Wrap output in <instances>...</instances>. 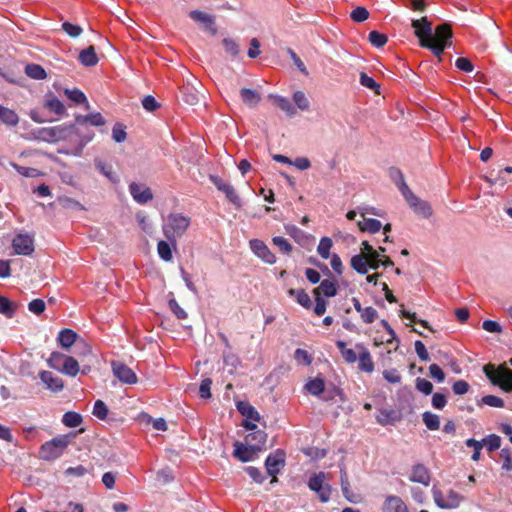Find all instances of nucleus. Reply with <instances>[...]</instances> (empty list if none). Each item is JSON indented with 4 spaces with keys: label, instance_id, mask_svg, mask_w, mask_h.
<instances>
[{
    "label": "nucleus",
    "instance_id": "18",
    "mask_svg": "<svg viewBox=\"0 0 512 512\" xmlns=\"http://www.w3.org/2000/svg\"><path fill=\"white\" fill-rule=\"evenodd\" d=\"M356 349L359 351L358 355V368L362 372L372 373L374 371V362L370 351L363 344H356Z\"/></svg>",
    "mask_w": 512,
    "mask_h": 512
},
{
    "label": "nucleus",
    "instance_id": "32",
    "mask_svg": "<svg viewBox=\"0 0 512 512\" xmlns=\"http://www.w3.org/2000/svg\"><path fill=\"white\" fill-rule=\"evenodd\" d=\"M323 293L326 297H333L337 294L336 282L330 279H324L321 281L318 288L314 289L315 295Z\"/></svg>",
    "mask_w": 512,
    "mask_h": 512
},
{
    "label": "nucleus",
    "instance_id": "63",
    "mask_svg": "<svg viewBox=\"0 0 512 512\" xmlns=\"http://www.w3.org/2000/svg\"><path fill=\"white\" fill-rule=\"evenodd\" d=\"M360 84L366 88H369V89L375 91L376 93H379L378 92L379 85L376 83V81L372 77L368 76L366 73L360 74Z\"/></svg>",
    "mask_w": 512,
    "mask_h": 512
},
{
    "label": "nucleus",
    "instance_id": "41",
    "mask_svg": "<svg viewBox=\"0 0 512 512\" xmlns=\"http://www.w3.org/2000/svg\"><path fill=\"white\" fill-rule=\"evenodd\" d=\"M65 354L61 352L54 351L50 354V357L47 359V364L50 368L55 369L61 372V367L64 364Z\"/></svg>",
    "mask_w": 512,
    "mask_h": 512
},
{
    "label": "nucleus",
    "instance_id": "1",
    "mask_svg": "<svg viewBox=\"0 0 512 512\" xmlns=\"http://www.w3.org/2000/svg\"><path fill=\"white\" fill-rule=\"evenodd\" d=\"M190 224V217L182 213H170L163 219V235L172 244L174 249L177 247V240L186 233Z\"/></svg>",
    "mask_w": 512,
    "mask_h": 512
},
{
    "label": "nucleus",
    "instance_id": "34",
    "mask_svg": "<svg viewBox=\"0 0 512 512\" xmlns=\"http://www.w3.org/2000/svg\"><path fill=\"white\" fill-rule=\"evenodd\" d=\"M288 294L292 297H295L296 301L304 308L310 309L312 306V301L310 296L303 289H289Z\"/></svg>",
    "mask_w": 512,
    "mask_h": 512
},
{
    "label": "nucleus",
    "instance_id": "44",
    "mask_svg": "<svg viewBox=\"0 0 512 512\" xmlns=\"http://www.w3.org/2000/svg\"><path fill=\"white\" fill-rule=\"evenodd\" d=\"M305 388L312 395L318 396L324 391L325 383L323 379L315 378L306 383Z\"/></svg>",
    "mask_w": 512,
    "mask_h": 512
},
{
    "label": "nucleus",
    "instance_id": "25",
    "mask_svg": "<svg viewBox=\"0 0 512 512\" xmlns=\"http://www.w3.org/2000/svg\"><path fill=\"white\" fill-rule=\"evenodd\" d=\"M267 440V434L263 430H256L251 433H249L245 437V442L248 445L255 446L256 449L262 450V447L266 443Z\"/></svg>",
    "mask_w": 512,
    "mask_h": 512
},
{
    "label": "nucleus",
    "instance_id": "14",
    "mask_svg": "<svg viewBox=\"0 0 512 512\" xmlns=\"http://www.w3.org/2000/svg\"><path fill=\"white\" fill-rule=\"evenodd\" d=\"M259 451L255 446L236 441L234 443L233 456L241 462H249L257 457Z\"/></svg>",
    "mask_w": 512,
    "mask_h": 512
},
{
    "label": "nucleus",
    "instance_id": "52",
    "mask_svg": "<svg viewBox=\"0 0 512 512\" xmlns=\"http://www.w3.org/2000/svg\"><path fill=\"white\" fill-rule=\"evenodd\" d=\"M483 444L486 446L488 451L493 452L500 448L501 438L496 434H490L483 439Z\"/></svg>",
    "mask_w": 512,
    "mask_h": 512
},
{
    "label": "nucleus",
    "instance_id": "64",
    "mask_svg": "<svg viewBox=\"0 0 512 512\" xmlns=\"http://www.w3.org/2000/svg\"><path fill=\"white\" fill-rule=\"evenodd\" d=\"M62 29L73 38L80 36L83 31L79 25H75L70 22H64L62 24Z\"/></svg>",
    "mask_w": 512,
    "mask_h": 512
},
{
    "label": "nucleus",
    "instance_id": "46",
    "mask_svg": "<svg viewBox=\"0 0 512 512\" xmlns=\"http://www.w3.org/2000/svg\"><path fill=\"white\" fill-rule=\"evenodd\" d=\"M376 420L379 424L385 426L396 420V413L393 410L382 409L377 414Z\"/></svg>",
    "mask_w": 512,
    "mask_h": 512
},
{
    "label": "nucleus",
    "instance_id": "16",
    "mask_svg": "<svg viewBox=\"0 0 512 512\" xmlns=\"http://www.w3.org/2000/svg\"><path fill=\"white\" fill-rule=\"evenodd\" d=\"M412 26L415 29V34L419 38L420 45L423 47V43H429L432 37V27L430 22L426 18L420 20H413Z\"/></svg>",
    "mask_w": 512,
    "mask_h": 512
},
{
    "label": "nucleus",
    "instance_id": "56",
    "mask_svg": "<svg viewBox=\"0 0 512 512\" xmlns=\"http://www.w3.org/2000/svg\"><path fill=\"white\" fill-rule=\"evenodd\" d=\"M93 415L100 420H105L108 415V407L102 400H97L94 403Z\"/></svg>",
    "mask_w": 512,
    "mask_h": 512
},
{
    "label": "nucleus",
    "instance_id": "15",
    "mask_svg": "<svg viewBox=\"0 0 512 512\" xmlns=\"http://www.w3.org/2000/svg\"><path fill=\"white\" fill-rule=\"evenodd\" d=\"M39 378L45 388L53 393L61 392L64 389V381L62 378L50 371H40Z\"/></svg>",
    "mask_w": 512,
    "mask_h": 512
},
{
    "label": "nucleus",
    "instance_id": "51",
    "mask_svg": "<svg viewBox=\"0 0 512 512\" xmlns=\"http://www.w3.org/2000/svg\"><path fill=\"white\" fill-rule=\"evenodd\" d=\"M350 17L354 22L361 23L368 19L369 12L365 7L357 6L350 13Z\"/></svg>",
    "mask_w": 512,
    "mask_h": 512
},
{
    "label": "nucleus",
    "instance_id": "40",
    "mask_svg": "<svg viewBox=\"0 0 512 512\" xmlns=\"http://www.w3.org/2000/svg\"><path fill=\"white\" fill-rule=\"evenodd\" d=\"M422 420L429 430L435 431L438 430L440 427L439 416L429 411L423 413Z\"/></svg>",
    "mask_w": 512,
    "mask_h": 512
},
{
    "label": "nucleus",
    "instance_id": "57",
    "mask_svg": "<svg viewBox=\"0 0 512 512\" xmlns=\"http://www.w3.org/2000/svg\"><path fill=\"white\" fill-rule=\"evenodd\" d=\"M137 222L140 228L147 234H151L153 232V226L145 213L139 212L136 215Z\"/></svg>",
    "mask_w": 512,
    "mask_h": 512
},
{
    "label": "nucleus",
    "instance_id": "3",
    "mask_svg": "<svg viewBox=\"0 0 512 512\" xmlns=\"http://www.w3.org/2000/svg\"><path fill=\"white\" fill-rule=\"evenodd\" d=\"M483 372L493 385L499 386L504 391H512V370L505 364L497 368L493 364H487L483 367Z\"/></svg>",
    "mask_w": 512,
    "mask_h": 512
},
{
    "label": "nucleus",
    "instance_id": "54",
    "mask_svg": "<svg viewBox=\"0 0 512 512\" xmlns=\"http://www.w3.org/2000/svg\"><path fill=\"white\" fill-rule=\"evenodd\" d=\"M368 38H369L370 43L377 48L384 46L388 40V38L385 34H382L378 31H371L369 33Z\"/></svg>",
    "mask_w": 512,
    "mask_h": 512
},
{
    "label": "nucleus",
    "instance_id": "26",
    "mask_svg": "<svg viewBox=\"0 0 512 512\" xmlns=\"http://www.w3.org/2000/svg\"><path fill=\"white\" fill-rule=\"evenodd\" d=\"M44 106L50 112H53L54 114H56L58 116H63L66 114V108H65L64 104L57 97H55L53 95H48L46 97Z\"/></svg>",
    "mask_w": 512,
    "mask_h": 512
},
{
    "label": "nucleus",
    "instance_id": "42",
    "mask_svg": "<svg viewBox=\"0 0 512 512\" xmlns=\"http://www.w3.org/2000/svg\"><path fill=\"white\" fill-rule=\"evenodd\" d=\"M62 422L70 428L78 427L82 423V416L76 412H66L62 417Z\"/></svg>",
    "mask_w": 512,
    "mask_h": 512
},
{
    "label": "nucleus",
    "instance_id": "55",
    "mask_svg": "<svg viewBox=\"0 0 512 512\" xmlns=\"http://www.w3.org/2000/svg\"><path fill=\"white\" fill-rule=\"evenodd\" d=\"M222 44L224 46L225 52L232 57H236L239 54L240 48L235 40L231 38H224Z\"/></svg>",
    "mask_w": 512,
    "mask_h": 512
},
{
    "label": "nucleus",
    "instance_id": "7",
    "mask_svg": "<svg viewBox=\"0 0 512 512\" xmlns=\"http://www.w3.org/2000/svg\"><path fill=\"white\" fill-rule=\"evenodd\" d=\"M403 197L406 200V202L408 203V205L410 206V208L413 209V211L417 215H419L425 219L431 217V215L433 213L431 205L427 201L422 200L419 197H417L410 190V188H406V194Z\"/></svg>",
    "mask_w": 512,
    "mask_h": 512
},
{
    "label": "nucleus",
    "instance_id": "17",
    "mask_svg": "<svg viewBox=\"0 0 512 512\" xmlns=\"http://www.w3.org/2000/svg\"><path fill=\"white\" fill-rule=\"evenodd\" d=\"M66 131L64 126L42 128L38 132V138L46 142H56L66 137Z\"/></svg>",
    "mask_w": 512,
    "mask_h": 512
},
{
    "label": "nucleus",
    "instance_id": "62",
    "mask_svg": "<svg viewBox=\"0 0 512 512\" xmlns=\"http://www.w3.org/2000/svg\"><path fill=\"white\" fill-rule=\"evenodd\" d=\"M294 358L299 363L310 365L312 363V356L304 349L298 348L295 350Z\"/></svg>",
    "mask_w": 512,
    "mask_h": 512
},
{
    "label": "nucleus",
    "instance_id": "48",
    "mask_svg": "<svg viewBox=\"0 0 512 512\" xmlns=\"http://www.w3.org/2000/svg\"><path fill=\"white\" fill-rule=\"evenodd\" d=\"M64 93L65 95L68 97V99H70L71 101L77 103V104H83V103H87V98L85 96V94L80 91L79 89H65L64 90Z\"/></svg>",
    "mask_w": 512,
    "mask_h": 512
},
{
    "label": "nucleus",
    "instance_id": "22",
    "mask_svg": "<svg viewBox=\"0 0 512 512\" xmlns=\"http://www.w3.org/2000/svg\"><path fill=\"white\" fill-rule=\"evenodd\" d=\"M269 98L274 101V104L279 107L282 111H284L288 116L293 117L296 115L297 111L290 100L286 97L280 95L270 94Z\"/></svg>",
    "mask_w": 512,
    "mask_h": 512
},
{
    "label": "nucleus",
    "instance_id": "28",
    "mask_svg": "<svg viewBox=\"0 0 512 512\" xmlns=\"http://www.w3.org/2000/svg\"><path fill=\"white\" fill-rule=\"evenodd\" d=\"M0 122L7 126H16L19 123V117L14 110L0 105Z\"/></svg>",
    "mask_w": 512,
    "mask_h": 512
},
{
    "label": "nucleus",
    "instance_id": "47",
    "mask_svg": "<svg viewBox=\"0 0 512 512\" xmlns=\"http://www.w3.org/2000/svg\"><path fill=\"white\" fill-rule=\"evenodd\" d=\"M333 245L331 238L323 237L321 238L319 245L317 247V252L323 259H328L330 257V249Z\"/></svg>",
    "mask_w": 512,
    "mask_h": 512
},
{
    "label": "nucleus",
    "instance_id": "31",
    "mask_svg": "<svg viewBox=\"0 0 512 512\" xmlns=\"http://www.w3.org/2000/svg\"><path fill=\"white\" fill-rule=\"evenodd\" d=\"M388 173H389V177L391 178V180L395 183V185L400 190L402 196H404L406 194V188H409V187L404 180V176H403V173L401 172V170L396 167H391V168H389Z\"/></svg>",
    "mask_w": 512,
    "mask_h": 512
},
{
    "label": "nucleus",
    "instance_id": "60",
    "mask_svg": "<svg viewBox=\"0 0 512 512\" xmlns=\"http://www.w3.org/2000/svg\"><path fill=\"white\" fill-rule=\"evenodd\" d=\"M481 404H485V405H488L491 407H497V408L504 407L503 399L500 397L494 396V395H486V396L482 397L479 405H481Z\"/></svg>",
    "mask_w": 512,
    "mask_h": 512
},
{
    "label": "nucleus",
    "instance_id": "11",
    "mask_svg": "<svg viewBox=\"0 0 512 512\" xmlns=\"http://www.w3.org/2000/svg\"><path fill=\"white\" fill-rule=\"evenodd\" d=\"M112 371L114 376L124 384L137 383V376L134 371L122 362H112Z\"/></svg>",
    "mask_w": 512,
    "mask_h": 512
},
{
    "label": "nucleus",
    "instance_id": "4",
    "mask_svg": "<svg viewBox=\"0 0 512 512\" xmlns=\"http://www.w3.org/2000/svg\"><path fill=\"white\" fill-rule=\"evenodd\" d=\"M452 37V30L450 25L441 24L436 27L429 43H423V47L430 49L433 54L440 57L444 49L449 46Z\"/></svg>",
    "mask_w": 512,
    "mask_h": 512
},
{
    "label": "nucleus",
    "instance_id": "59",
    "mask_svg": "<svg viewBox=\"0 0 512 512\" xmlns=\"http://www.w3.org/2000/svg\"><path fill=\"white\" fill-rule=\"evenodd\" d=\"M360 316L364 323L371 324L378 318V312L373 307H366L362 310Z\"/></svg>",
    "mask_w": 512,
    "mask_h": 512
},
{
    "label": "nucleus",
    "instance_id": "43",
    "mask_svg": "<svg viewBox=\"0 0 512 512\" xmlns=\"http://www.w3.org/2000/svg\"><path fill=\"white\" fill-rule=\"evenodd\" d=\"M96 168L105 175L111 182L115 183L118 181L117 175L114 173L111 165L104 163L101 160H95Z\"/></svg>",
    "mask_w": 512,
    "mask_h": 512
},
{
    "label": "nucleus",
    "instance_id": "27",
    "mask_svg": "<svg viewBox=\"0 0 512 512\" xmlns=\"http://www.w3.org/2000/svg\"><path fill=\"white\" fill-rule=\"evenodd\" d=\"M77 339V334L71 329H63L59 332L57 341L64 349H69Z\"/></svg>",
    "mask_w": 512,
    "mask_h": 512
},
{
    "label": "nucleus",
    "instance_id": "8",
    "mask_svg": "<svg viewBox=\"0 0 512 512\" xmlns=\"http://www.w3.org/2000/svg\"><path fill=\"white\" fill-rule=\"evenodd\" d=\"M285 466V452L281 449L276 450L274 453L268 455L265 460V468L267 474L272 476L271 483L277 482L276 475L280 472L281 468Z\"/></svg>",
    "mask_w": 512,
    "mask_h": 512
},
{
    "label": "nucleus",
    "instance_id": "53",
    "mask_svg": "<svg viewBox=\"0 0 512 512\" xmlns=\"http://www.w3.org/2000/svg\"><path fill=\"white\" fill-rule=\"evenodd\" d=\"M0 313L9 318L15 313L12 302L4 296H0Z\"/></svg>",
    "mask_w": 512,
    "mask_h": 512
},
{
    "label": "nucleus",
    "instance_id": "45",
    "mask_svg": "<svg viewBox=\"0 0 512 512\" xmlns=\"http://www.w3.org/2000/svg\"><path fill=\"white\" fill-rule=\"evenodd\" d=\"M293 101L301 111H307L310 108V101L303 91L294 92Z\"/></svg>",
    "mask_w": 512,
    "mask_h": 512
},
{
    "label": "nucleus",
    "instance_id": "38",
    "mask_svg": "<svg viewBox=\"0 0 512 512\" xmlns=\"http://www.w3.org/2000/svg\"><path fill=\"white\" fill-rule=\"evenodd\" d=\"M172 248L173 246L168 240H160L157 244V252L159 257L166 262L171 261L173 258Z\"/></svg>",
    "mask_w": 512,
    "mask_h": 512
},
{
    "label": "nucleus",
    "instance_id": "30",
    "mask_svg": "<svg viewBox=\"0 0 512 512\" xmlns=\"http://www.w3.org/2000/svg\"><path fill=\"white\" fill-rule=\"evenodd\" d=\"M357 225L361 231L372 234L379 232L382 228V224L379 220L365 217H363V220L358 221Z\"/></svg>",
    "mask_w": 512,
    "mask_h": 512
},
{
    "label": "nucleus",
    "instance_id": "58",
    "mask_svg": "<svg viewBox=\"0 0 512 512\" xmlns=\"http://www.w3.org/2000/svg\"><path fill=\"white\" fill-rule=\"evenodd\" d=\"M272 242L284 254H290V252L292 251V245L288 242L286 238L282 236L273 237Z\"/></svg>",
    "mask_w": 512,
    "mask_h": 512
},
{
    "label": "nucleus",
    "instance_id": "33",
    "mask_svg": "<svg viewBox=\"0 0 512 512\" xmlns=\"http://www.w3.org/2000/svg\"><path fill=\"white\" fill-rule=\"evenodd\" d=\"M79 370L80 369L78 361L72 356L66 355L60 373H63L71 377H75L78 374Z\"/></svg>",
    "mask_w": 512,
    "mask_h": 512
},
{
    "label": "nucleus",
    "instance_id": "36",
    "mask_svg": "<svg viewBox=\"0 0 512 512\" xmlns=\"http://www.w3.org/2000/svg\"><path fill=\"white\" fill-rule=\"evenodd\" d=\"M25 74L29 78L35 79V80H43L47 77V73H46L45 69L41 65L34 64V63L26 65Z\"/></svg>",
    "mask_w": 512,
    "mask_h": 512
},
{
    "label": "nucleus",
    "instance_id": "9",
    "mask_svg": "<svg viewBox=\"0 0 512 512\" xmlns=\"http://www.w3.org/2000/svg\"><path fill=\"white\" fill-rule=\"evenodd\" d=\"M210 181L216 186V188L223 192L226 196V198L235 206L240 207L241 201L240 197L236 193L234 187L230 185L228 182H225L222 180L219 176L216 175H210L209 176Z\"/></svg>",
    "mask_w": 512,
    "mask_h": 512
},
{
    "label": "nucleus",
    "instance_id": "29",
    "mask_svg": "<svg viewBox=\"0 0 512 512\" xmlns=\"http://www.w3.org/2000/svg\"><path fill=\"white\" fill-rule=\"evenodd\" d=\"M79 61L87 67L95 66L98 63V57L93 46L82 50L79 54Z\"/></svg>",
    "mask_w": 512,
    "mask_h": 512
},
{
    "label": "nucleus",
    "instance_id": "39",
    "mask_svg": "<svg viewBox=\"0 0 512 512\" xmlns=\"http://www.w3.org/2000/svg\"><path fill=\"white\" fill-rule=\"evenodd\" d=\"M336 346L340 350L342 357L347 363L352 364L357 361L358 356L356 352L353 349L347 348L345 342L337 341Z\"/></svg>",
    "mask_w": 512,
    "mask_h": 512
},
{
    "label": "nucleus",
    "instance_id": "50",
    "mask_svg": "<svg viewBox=\"0 0 512 512\" xmlns=\"http://www.w3.org/2000/svg\"><path fill=\"white\" fill-rule=\"evenodd\" d=\"M11 166L22 176H25V177H31V178H35V177H38L40 175H42V173L35 169V168H31V167H24V166H20L16 163H11Z\"/></svg>",
    "mask_w": 512,
    "mask_h": 512
},
{
    "label": "nucleus",
    "instance_id": "61",
    "mask_svg": "<svg viewBox=\"0 0 512 512\" xmlns=\"http://www.w3.org/2000/svg\"><path fill=\"white\" fill-rule=\"evenodd\" d=\"M416 389L425 395H429L433 391V385L427 379L418 377L416 379Z\"/></svg>",
    "mask_w": 512,
    "mask_h": 512
},
{
    "label": "nucleus",
    "instance_id": "21",
    "mask_svg": "<svg viewBox=\"0 0 512 512\" xmlns=\"http://www.w3.org/2000/svg\"><path fill=\"white\" fill-rule=\"evenodd\" d=\"M384 512H408L407 506L398 496H388L383 505Z\"/></svg>",
    "mask_w": 512,
    "mask_h": 512
},
{
    "label": "nucleus",
    "instance_id": "24",
    "mask_svg": "<svg viewBox=\"0 0 512 512\" xmlns=\"http://www.w3.org/2000/svg\"><path fill=\"white\" fill-rule=\"evenodd\" d=\"M240 97L245 105L250 108L256 107L261 101V95L256 90L243 88L240 90Z\"/></svg>",
    "mask_w": 512,
    "mask_h": 512
},
{
    "label": "nucleus",
    "instance_id": "10",
    "mask_svg": "<svg viewBox=\"0 0 512 512\" xmlns=\"http://www.w3.org/2000/svg\"><path fill=\"white\" fill-rule=\"evenodd\" d=\"M129 193L133 200L140 205L147 204L153 199L151 189L142 183L131 182L129 184Z\"/></svg>",
    "mask_w": 512,
    "mask_h": 512
},
{
    "label": "nucleus",
    "instance_id": "5",
    "mask_svg": "<svg viewBox=\"0 0 512 512\" xmlns=\"http://www.w3.org/2000/svg\"><path fill=\"white\" fill-rule=\"evenodd\" d=\"M329 479V474L319 472L312 475L307 483L309 489L318 495L322 503H327L331 497L332 487L327 482Z\"/></svg>",
    "mask_w": 512,
    "mask_h": 512
},
{
    "label": "nucleus",
    "instance_id": "35",
    "mask_svg": "<svg viewBox=\"0 0 512 512\" xmlns=\"http://www.w3.org/2000/svg\"><path fill=\"white\" fill-rule=\"evenodd\" d=\"M237 409L247 419H250V420H253V421H259L260 420L259 413L248 402H243V401L238 402L237 403Z\"/></svg>",
    "mask_w": 512,
    "mask_h": 512
},
{
    "label": "nucleus",
    "instance_id": "23",
    "mask_svg": "<svg viewBox=\"0 0 512 512\" xmlns=\"http://www.w3.org/2000/svg\"><path fill=\"white\" fill-rule=\"evenodd\" d=\"M76 124L78 125H86L90 124L92 126H103L105 124V120L100 113H91L88 115H77L75 117Z\"/></svg>",
    "mask_w": 512,
    "mask_h": 512
},
{
    "label": "nucleus",
    "instance_id": "37",
    "mask_svg": "<svg viewBox=\"0 0 512 512\" xmlns=\"http://www.w3.org/2000/svg\"><path fill=\"white\" fill-rule=\"evenodd\" d=\"M351 267L359 274H367L368 272V260L367 256L363 254L354 255L351 258Z\"/></svg>",
    "mask_w": 512,
    "mask_h": 512
},
{
    "label": "nucleus",
    "instance_id": "19",
    "mask_svg": "<svg viewBox=\"0 0 512 512\" xmlns=\"http://www.w3.org/2000/svg\"><path fill=\"white\" fill-rule=\"evenodd\" d=\"M189 16L195 22L202 24L206 30L211 31L213 34L216 32V28L214 27V25H215V17L214 16H212L208 13L199 11V10H192L189 13Z\"/></svg>",
    "mask_w": 512,
    "mask_h": 512
},
{
    "label": "nucleus",
    "instance_id": "13",
    "mask_svg": "<svg viewBox=\"0 0 512 512\" xmlns=\"http://www.w3.org/2000/svg\"><path fill=\"white\" fill-rule=\"evenodd\" d=\"M249 246L252 252L265 263L274 264L276 262L275 255L262 240H250Z\"/></svg>",
    "mask_w": 512,
    "mask_h": 512
},
{
    "label": "nucleus",
    "instance_id": "49",
    "mask_svg": "<svg viewBox=\"0 0 512 512\" xmlns=\"http://www.w3.org/2000/svg\"><path fill=\"white\" fill-rule=\"evenodd\" d=\"M340 482H341V489H342V493H343L344 497L347 500L353 502V499L351 498V495H350V483L348 480V475L344 468L340 469Z\"/></svg>",
    "mask_w": 512,
    "mask_h": 512
},
{
    "label": "nucleus",
    "instance_id": "12",
    "mask_svg": "<svg viewBox=\"0 0 512 512\" xmlns=\"http://www.w3.org/2000/svg\"><path fill=\"white\" fill-rule=\"evenodd\" d=\"M12 247L15 254L30 255L34 251L33 238L27 234H18L12 241Z\"/></svg>",
    "mask_w": 512,
    "mask_h": 512
},
{
    "label": "nucleus",
    "instance_id": "2",
    "mask_svg": "<svg viewBox=\"0 0 512 512\" xmlns=\"http://www.w3.org/2000/svg\"><path fill=\"white\" fill-rule=\"evenodd\" d=\"M74 437L75 435L70 433L54 437L52 440L45 442L40 448L41 458L46 461L59 458Z\"/></svg>",
    "mask_w": 512,
    "mask_h": 512
},
{
    "label": "nucleus",
    "instance_id": "6",
    "mask_svg": "<svg viewBox=\"0 0 512 512\" xmlns=\"http://www.w3.org/2000/svg\"><path fill=\"white\" fill-rule=\"evenodd\" d=\"M432 493L435 504L441 509L457 508L463 499L459 493L452 489L444 493L439 489L433 488Z\"/></svg>",
    "mask_w": 512,
    "mask_h": 512
},
{
    "label": "nucleus",
    "instance_id": "20",
    "mask_svg": "<svg viewBox=\"0 0 512 512\" xmlns=\"http://www.w3.org/2000/svg\"><path fill=\"white\" fill-rule=\"evenodd\" d=\"M410 480L428 486L430 483V473L423 464H416L412 468Z\"/></svg>",
    "mask_w": 512,
    "mask_h": 512
}]
</instances>
